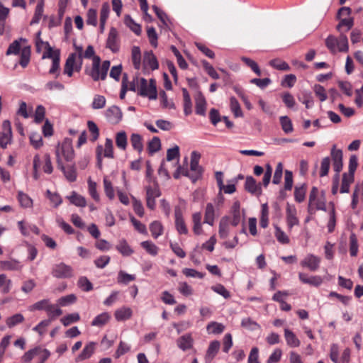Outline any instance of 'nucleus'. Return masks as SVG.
Returning a JSON list of instances; mask_svg holds the SVG:
<instances>
[{
	"label": "nucleus",
	"mask_w": 363,
	"mask_h": 363,
	"mask_svg": "<svg viewBox=\"0 0 363 363\" xmlns=\"http://www.w3.org/2000/svg\"><path fill=\"white\" fill-rule=\"evenodd\" d=\"M110 67V62L105 60L101 65V59L98 56L93 57L92 67L90 69H86V72L93 80H104L106 77L108 70Z\"/></svg>",
	"instance_id": "nucleus-1"
},
{
	"label": "nucleus",
	"mask_w": 363,
	"mask_h": 363,
	"mask_svg": "<svg viewBox=\"0 0 363 363\" xmlns=\"http://www.w3.org/2000/svg\"><path fill=\"white\" fill-rule=\"evenodd\" d=\"M55 156L57 164L60 166L63 159L66 162H71L74 157L72 140L65 138L62 143H59L56 147Z\"/></svg>",
	"instance_id": "nucleus-2"
},
{
	"label": "nucleus",
	"mask_w": 363,
	"mask_h": 363,
	"mask_svg": "<svg viewBox=\"0 0 363 363\" xmlns=\"http://www.w3.org/2000/svg\"><path fill=\"white\" fill-rule=\"evenodd\" d=\"M325 45L330 52L335 54L337 52H347L349 50L348 40L347 36L340 33L338 38L329 35L325 39Z\"/></svg>",
	"instance_id": "nucleus-3"
},
{
	"label": "nucleus",
	"mask_w": 363,
	"mask_h": 363,
	"mask_svg": "<svg viewBox=\"0 0 363 363\" xmlns=\"http://www.w3.org/2000/svg\"><path fill=\"white\" fill-rule=\"evenodd\" d=\"M138 94L150 99H157V89L155 81L150 79V82L144 78L137 79Z\"/></svg>",
	"instance_id": "nucleus-4"
},
{
	"label": "nucleus",
	"mask_w": 363,
	"mask_h": 363,
	"mask_svg": "<svg viewBox=\"0 0 363 363\" xmlns=\"http://www.w3.org/2000/svg\"><path fill=\"white\" fill-rule=\"evenodd\" d=\"M200 158V153L196 151H193L191 154V172L188 169L182 171V175L189 177L193 182L197 181L202 174V169L199 164Z\"/></svg>",
	"instance_id": "nucleus-5"
},
{
	"label": "nucleus",
	"mask_w": 363,
	"mask_h": 363,
	"mask_svg": "<svg viewBox=\"0 0 363 363\" xmlns=\"http://www.w3.org/2000/svg\"><path fill=\"white\" fill-rule=\"evenodd\" d=\"M308 210H325V198L323 192L319 194L317 187L313 186L308 199Z\"/></svg>",
	"instance_id": "nucleus-6"
},
{
	"label": "nucleus",
	"mask_w": 363,
	"mask_h": 363,
	"mask_svg": "<svg viewBox=\"0 0 363 363\" xmlns=\"http://www.w3.org/2000/svg\"><path fill=\"white\" fill-rule=\"evenodd\" d=\"M102 154L105 157L113 158V141L111 139L106 138L104 147L102 145L96 147L97 165L100 169L102 167Z\"/></svg>",
	"instance_id": "nucleus-7"
},
{
	"label": "nucleus",
	"mask_w": 363,
	"mask_h": 363,
	"mask_svg": "<svg viewBox=\"0 0 363 363\" xmlns=\"http://www.w3.org/2000/svg\"><path fill=\"white\" fill-rule=\"evenodd\" d=\"M146 191V205L150 210H154L156 207V199L161 196V191L158 184L156 183L153 186H147Z\"/></svg>",
	"instance_id": "nucleus-8"
},
{
	"label": "nucleus",
	"mask_w": 363,
	"mask_h": 363,
	"mask_svg": "<svg viewBox=\"0 0 363 363\" xmlns=\"http://www.w3.org/2000/svg\"><path fill=\"white\" fill-rule=\"evenodd\" d=\"M82 66V59L77 57V54L72 53L66 60L64 72L69 77H72L74 70L79 72Z\"/></svg>",
	"instance_id": "nucleus-9"
},
{
	"label": "nucleus",
	"mask_w": 363,
	"mask_h": 363,
	"mask_svg": "<svg viewBox=\"0 0 363 363\" xmlns=\"http://www.w3.org/2000/svg\"><path fill=\"white\" fill-rule=\"evenodd\" d=\"M12 140L11 125L9 121H4L2 123V130L0 132V146L6 148Z\"/></svg>",
	"instance_id": "nucleus-10"
},
{
	"label": "nucleus",
	"mask_w": 363,
	"mask_h": 363,
	"mask_svg": "<svg viewBox=\"0 0 363 363\" xmlns=\"http://www.w3.org/2000/svg\"><path fill=\"white\" fill-rule=\"evenodd\" d=\"M286 220L289 230L294 225H299V220L297 217V210L294 205L287 203L286 208Z\"/></svg>",
	"instance_id": "nucleus-11"
},
{
	"label": "nucleus",
	"mask_w": 363,
	"mask_h": 363,
	"mask_svg": "<svg viewBox=\"0 0 363 363\" xmlns=\"http://www.w3.org/2000/svg\"><path fill=\"white\" fill-rule=\"evenodd\" d=\"M52 274L57 278H70L73 276V269L70 266L60 263L53 267Z\"/></svg>",
	"instance_id": "nucleus-12"
},
{
	"label": "nucleus",
	"mask_w": 363,
	"mask_h": 363,
	"mask_svg": "<svg viewBox=\"0 0 363 363\" xmlns=\"http://www.w3.org/2000/svg\"><path fill=\"white\" fill-rule=\"evenodd\" d=\"M320 261V257L313 254H308L301 261L300 264L303 267L308 268L310 271L315 272L319 268Z\"/></svg>",
	"instance_id": "nucleus-13"
},
{
	"label": "nucleus",
	"mask_w": 363,
	"mask_h": 363,
	"mask_svg": "<svg viewBox=\"0 0 363 363\" xmlns=\"http://www.w3.org/2000/svg\"><path fill=\"white\" fill-rule=\"evenodd\" d=\"M331 157L333 162V169L336 172L337 179L339 177V173L342 169V151L336 149V146L333 145L331 150Z\"/></svg>",
	"instance_id": "nucleus-14"
},
{
	"label": "nucleus",
	"mask_w": 363,
	"mask_h": 363,
	"mask_svg": "<svg viewBox=\"0 0 363 363\" xmlns=\"http://www.w3.org/2000/svg\"><path fill=\"white\" fill-rule=\"evenodd\" d=\"M105 116L110 123L117 124L121 121L123 113L118 106H112L106 111Z\"/></svg>",
	"instance_id": "nucleus-15"
},
{
	"label": "nucleus",
	"mask_w": 363,
	"mask_h": 363,
	"mask_svg": "<svg viewBox=\"0 0 363 363\" xmlns=\"http://www.w3.org/2000/svg\"><path fill=\"white\" fill-rule=\"evenodd\" d=\"M23 265L22 263L16 259H10L8 260L0 261V269L4 271H16L20 272L22 270Z\"/></svg>",
	"instance_id": "nucleus-16"
},
{
	"label": "nucleus",
	"mask_w": 363,
	"mask_h": 363,
	"mask_svg": "<svg viewBox=\"0 0 363 363\" xmlns=\"http://www.w3.org/2000/svg\"><path fill=\"white\" fill-rule=\"evenodd\" d=\"M175 227L179 234L186 235L188 229L183 218L182 213L179 207L174 209Z\"/></svg>",
	"instance_id": "nucleus-17"
},
{
	"label": "nucleus",
	"mask_w": 363,
	"mask_h": 363,
	"mask_svg": "<svg viewBox=\"0 0 363 363\" xmlns=\"http://www.w3.org/2000/svg\"><path fill=\"white\" fill-rule=\"evenodd\" d=\"M48 50L43 55V58L48 57L52 60V67L49 71L50 74H55L60 68V56L59 54L53 51L52 48L48 45Z\"/></svg>",
	"instance_id": "nucleus-18"
},
{
	"label": "nucleus",
	"mask_w": 363,
	"mask_h": 363,
	"mask_svg": "<svg viewBox=\"0 0 363 363\" xmlns=\"http://www.w3.org/2000/svg\"><path fill=\"white\" fill-rule=\"evenodd\" d=\"M218 211V209L211 203H208L205 208L204 213V223H206L211 226H213L215 223L216 217V213Z\"/></svg>",
	"instance_id": "nucleus-19"
},
{
	"label": "nucleus",
	"mask_w": 363,
	"mask_h": 363,
	"mask_svg": "<svg viewBox=\"0 0 363 363\" xmlns=\"http://www.w3.org/2000/svg\"><path fill=\"white\" fill-rule=\"evenodd\" d=\"M245 188L246 191L252 194L259 196L262 194L261 184L257 183L255 179L251 176L246 177Z\"/></svg>",
	"instance_id": "nucleus-20"
},
{
	"label": "nucleus",
	"mask_w": 363,
	"mask_h": 363,
	"mask_svg": "<svg viewBox=\"0 0 363 363\" xmlns=\"http://www.w3.org/2000/svg\"><path fill=\"white\" fill-rule=\"evenodd\" d=\"M107 48L113 52H116L119 50V44L118 39V33L116 28H111L106 41Z\"/></svg>",
	"instance_id": "nucleus-21"
},
{
	"label": "nucleus",
	"mask_w": 363,
	"mask_h": 363,
	"mask_svg": "<svg viewBox=\"0 0 363 363\" xmlns=\"http://www.w3.org/2000/svg\"><path fill=\"white\" fill-rule=\"evenodd\" d=\"M57 167L63 172L64 176L69 182H72L77 179V170L74 164L65 166L63 163H61V166L57 164Z\"/></svg>",
	"instance_id": "nucleus-22"
},
{
	"label": "nucleus",
	"mask_w": 363,
	"mask_h": 363,
	"mask_svg": "<svg viewBox=\"0 0 363 363\" xmlns=\"http://www.w3.org/2000/svg\"><path fill=\"white\" fill-rule=\"evenodd\" d=\"M230 220L228 216H223L219 222L218 235L220 238H226L230 233Z\"/></svg>",
	"instance_id": "nucleus-23"
},
{
	"label": "nucleus",
	"mask_w": 363,
	"mask_h": 363,
	"mask_svg": "<svg viewBox=\"0 0 363 363\" xmlns=\"http://www.w3.org/2000/svg\"><path fill=\"white\" fill-rule=\"evenodd\" d=\"M284 338L287 345L290 347H297L301 345V342L295 333L288 328L284 329Z\"/></svg>",
	"instance_id": "nucleus-24"
},
{
	"label": "nucleus",
	"mask_w": 363,
	"mask_h": 363,
	"mask_svg": "<svg viewBox=\"0 0 363 363\" xmlns=\"http://www.w3.org/2000/svg\"><path fill=\"white\" fill-rule=\"evenodd\" d=\"M298 277L301 281L303 283L308 284L314 286H318L323 282L322 278L319 276H312L309 277L307 276V274L302 272L298 274Z\"/></svg>",
	"instance_id": "nucleus-25"
},
{
	"label": "nucleus",
	"mask_w": 363,
	"mask_h": 363,
	"mask_svg": "<svg viewBox=\"0 0 363 363\" xmlns=\"http://www.w3.org/2000/svg\"><path fill=\"white\" fill-rule=\"evenodd\" d=\"M220 342L218 340L212 341L210 343L205 356L206 362L209 363L214 358L220 349Z\"/></svg>",
	"instance_id": "nucleus-26"
},
{
	"label": "nucleus",
	"mask_w": 363,
	"mask_h": 363,
	"mask_svg": "<svg viewBox=\"0 0 363 363\" xmlns=\"http://www.w3.org/2000/svg\"><path fill=\"white\" fill-rule=\"evenodd\" d=\"M132 314L133 311L130 308L123 306L115 311L114 316L118 321H124L130 318Z\"/></svg>",
	"instance_id": "nucleus-27"
},
{
	"label": "nucleus",
	"mask_w": 363,
	"mask_h": 363,
	"mask_svg": "<svg viewBox=\"0 0 363 363\" xmlns=\"http://www.w3.org/2000/svg\"><path fill=\"white\" fill-rule=\"evenodd\" d=\"M143 62L145 66L150 67L151 69H157L159 67L156 57L152 52H146L144 54Z\"/></svg>",
	"instance_id": "nucleus-28"
},
{
	"label": "nucleus",
	"mask_w": 363,
	"mask_h": 363,
	"mask_svg": "<svg viewBox=\"0 0 363 363\" xmlns=\"http://www.w3.org/2000/svg\"><path fill=\"white\" fill-rule=\"evenodd\" d=\"M178 347L183 351L191 349L193 345V339L190 334L182 335L177 340Z\"/></svg>",
	"instance_id": "nucleus-29"
},
{
	"label": "nucleus",
	"mask_w": 363,
	"mask_h": 363,
	"mask_svg": "<svg viewBox=\"0 0 363 363\" xmlns=\"http://www.w3.org/2000/svg\"><path fill=\"white\" fill-rule=\"evenodd\" d=\"M111 319V315L107 312H104L96 315L91 322V325L94 327L101 328L104 326Z\"/></svg>",
	"instance_id": "nucleus-30"
},
{
	"label": "nucleus",
	"mask_w": 363,
	"mask_h": 363,
	"mask_svg": "<svg viewBox=\"0 0 363 363\" xmlns=\"http://www.w3.org/2000/svg\"><path fill=\"white\" fill-rule=\"evenodd\" d=\"M196 113L199 115L204 116L206 108V101L201 93H199L196 96Z\"/></svg>",
	"instance_id": "nucleus-31"
},
{
	"label": "nucleus",
	"mask_w": 363,
	"mask_h": 363,
	"mask_svg": "<svg viewBox=\"0 0 363 363\" xmlns=\"http://www.w3.org/2000/svg\"><path fill=\"white\" fill-rule=\"evenodd\" d=\"M94 350H95V343L92 342H89L84 347L82 352L77 357L76 360L79 362V361H82V360L89 358L91 356V354L94 353Z\"/></svg>",
	"instance_id": "nucleus-32"
},
{
	"label": "nucleus",
	"mask_w": 363,
	"mask_h": 363,
	"mask_svg": "<svg viewBox=\"0 0 363 363\" xmlns=\"http://www.w3.org/2000/svg\"><path fill=\"white\" fill-rule=\"evenodd\" d=\"M240 202L236 201L233 203L231 208V213L233 215V220L231 224L233 226H237L240 221Z\"/></svg>",
	"instance_id": "nucleus-33"
},
{
	"label": "nucleus",
	"mask_w": 363,
	"mask_h": 363,
	"mask_svg": "<svg viewBox=\"0 0 363 363\" xmlns=\"http://www.w3.org/2000/svg\"><path fill=\"white\" fill-rule=\"evenodd\" d=\"M24 316L21 313H16L6 319V324L9 328L22 323L24 321Z\"/></svg>",
	"instance_id": "nucleus-34"
},
{
	"label": "nucleus",
	"mask_w": 363,
	"mask_h": 363,
	"mask_svg": "<svg viewBox=\"0 0 363 363\" xmlns=\"http://www.w3.org/2000/svg\"><path fill=\"white\" fill-rule=\"evenodd\" d=\"M12 286V281L5 274H0V289L4 294H8Z\"/></svg>",
	"instance_id": "nucleus-35"
},
{
	"label": "nucleus",
	"mask_w": 363,
	"mask_h": 363,
	"mask_svg": "<svg viewBox=\"0 0 363 363\" xmlns=\"http://www.w3.org/2000/svg\"><path fill=\"white\" fill-rule=\"evenodd\" d=\"M116 248L123 256L128 257L133 253V250L125 240L119 241Z\"/></svg>",
	"instance_id": "nucleus-36"
},
{
	"label": "nucleus",
	"mask_w": 363,
	"mask_h": 363,
	"mask_svg": "<svg viewBox=\"0 0 363 363\" xmlns=\"http://www.w3.org/2000/svg\"><path fill=\"white\" fill-rule=\"evenodd\" d=\"M182 93L184 97V111L185 115L188 116L192 112V103L191 101L190 95L186 89L183 88Z\"/></svg>",
	"instance_id": "nucleus-37"
},
{
	"label": "nucleus",
	"mask_w": 363,
	"mask_h": 363,
	"mask_svg": "<svg viewBox=\"0 0 363 363\" xmlns=\"http://www.w3.org/2000/svg\"><path fill=\"white\" fill-rule=\"evenodd\" d=\"M131 58L135 69H139L141 62V52L138 46H133L131 52Z\"/></svg>",
	"instance_id": "nucleus-38"
},
{
	"label": "nucleus",
	"mask_w": 363,
	"mask_h": 363,
	"mask_svg": "<svg viewBox=\"0 0 363 363\" xmlns=\"http://www.w3.org/2000/svg\"><path fill=\"white\" fill-rule=\"evenodd\" d=\"M140 245L148 254L152 256H156L158 254L159 248L152 241H143L140 243Z\"/></svg>",
	"instance_id": "nucleus-39"
},
{
	"label": "nucleus",
	"mask_w": 363,
	"mask_h": 363,
	"mask_svg": "<svg viewBox=\"0 0 363 363\" xmlns=\"http://www.w3.org/2000/svg\"><path fill=\"white\" fill-rule=\"evenodd\" d=\"M163 230V225L160 221H153L150 225V230L151 232L152 236L155 239H157L158 237L162 235Z\"/></svg>",
	"instance_id": "nucleus-40"
},
{
	"label": "nucleus",
	"mask_w": 363,
	"mask_h": 363,
	"mask_svg": "<svg viewBox=\"0 0 363 363\" xmlns=\"http://www.w3.org/2000/svg\"><path fill=\"white\" fill-rule=\"evenodd\" d=\"M44 0H40L36 6L34 16L30 21V24L38 23L43 13Z\"/></svg>",
	"instance_id": "nucleus-41"
},
{
	"label": "nucleus",
	"mask_w": 363,
	"mask_h": 363,
	"mask_svg": "<svg viewBox=\"0 0 363 363\" xmlns=\"http://www.w3.org/2000/svg\"><path fill=\"white\" fill-rule=\"evenodd\" d=\"M241 326L248 330L255 331L260 329V325L250 318H245L241 321Z\"/></svg>",
	"instance_id": "nucleus-42"
},
{
	"label": "nucleus",
	"mask_w": 363,
	"mask_h": 363,
	"mask_svg": "<svg viewBox=\"0 0 363 363\" xmlns=\"http://www.w3.org/2000/svg\"><path fill=\"white\" fill-rule=\"evenodd\" d=\"M269 65L278 70L288 71L290 69L289 65L281 59H273L269 61Z\"/></svg>",
	"instance_id": "nucleus-43"
},
{
	"label": "nucleus",
	"mask_w": 363,
	"mask_h": 363,
	"mask_svg": "<svg viewBox=\"0 0 363 363\" xmlns=\"http://www.w3.org/2000/svg\"><path fill=\"white\" fill-rule=\"evenodd\" d=\"M274 235L278 242L284 245L289 244L290 240L288 235L277 225H274Z\"/></svg>",
	"instance_id": "nucleus-44"
},
{
	"label": "nucleus",
	"mask_w": 363,
	"mask_h": 363,
	"mask_svg": "<svg viewBox=\"0 0 363 363\" xmlns=\"http://www.w3.org/2000/svg\"><path fill=\"white\" fill-rule=\"evenodd\" d=\"M225 326L220 323L211 322L207 325L206 330L208 333L220 334L223 332Z\"/></svg>",
	"instance_id": "nucleus-45"
},
{
	"label": "nucleus",
	"mask_w": 363,
	"mask_h": 363,
	"mask_svg": "<svg viewBox=\"0 0 363 363\" xmlns=\"http://www.w3.org/2000/svg\"><path fill=\"white\" fill-rule=\"evenodd\" d=\"M110 6L108 3L103 4L100 13V27L104 30L106 21L108 17Z\"/></svg>",
	"instance_id": "nucleus-46"
},
{
	"label": "nucleus",
	"mask_w": 363,
	"mask_h": 363,
	"mask_svg": "<svg viewBox=\"0 0 363 363\" xmlns=\"http://www.w3.org/2000/svg\"><path fill=\"white\" fill-rule=\"evenodd\" d=\"M51 303L49 301V299H43L41 301H39L32 306L29 307V310L30 311H35V310H45L46 312L48 311V309L50 306Z\"/></svg>",
	"instance_id": "nucleus-47"
},
{
	"label": "nucleus",
	"mask_w": 363,
	"mask_h": 363,
	"mask_svg": "<svg viewBox=\"0 0 363 363\" xmlns=\"http://www.w3.org/2000/svg\"><path fill=\"white\" fill-rule=\"evenodd\" d=\"M130 143L133 147L140 152L143 149L142 137L138 133H133L130 137Z\"/></svg>",
	"instance_id": "nucleus-48"
},
{
	"label": "nucleus",
	"mask_w": 363,
	"mask_h": 363,
	"mask_svg": "<svg viewBox=\"0 0 363 363\" xmlns=\"http://www.w3.org/2000/svg\"><path fill=\"white\" fill-rule=\"evenodd\" d=\"M116 143L118 148L124 150L127 147V135L124 131L118 132L116 135Z\"/></svg>",
	"instance_id": "nucleus-49"
},
{
	"label": "nucleus",
	"mask_w": 363,
	"mask_h": 363,
	"mask_svg": "<svg viewBox=\"0 0 363 363\" xmlns=\"http://www.w3.org/2000/svg\"><path fill=\"white\" fill-rule=\"evenodd\" d=\"M103 182L106 195L109 199H113L115 197V193L111 182L107 177H104Z\"/></svg>",
	"instance_id": "nucleus-50"
},
{
	"label": "nucleus",
	"mask_w": 363,
	"mask_h": 363,
	"mask_svg": "<svg viewBox=\"0 0 363 363\" xmlns=\"http://www.w3.org/2000/svg\"><path fill=\"white\" fill-rule=\"evenodd\" d=\"M306 192V184L296 186L294 190V198L296 201L301 203L304 201Z\"/></svg>",
	"instance_id": "nucleus-51"
},
{
	"label": "nucleus",
	"mask_w": 363,
	"mask_h": 363,
	"mask_svg": "<svg viewBox=\"0 0 363 363\" xmlns=\"http://www.w3.org/2000/svg\"><path fill=\"white\" fill-rule=\"evenodd\" d=\"M40 347H35L26 352L21 357L23 363H30V361L39 354Z\"/></svg>",
	"instance_id": "nucleus-52"
},
{
	"label": "nucleus",
	"mask_w": 363,
	"mask_h": 363,
	"mask_svg": "<svg viewBox=\"0 0 363 363\" xmlns=\"http://www.w3.org/2000/svg\"><path fill=\"white\" fill-rule=\"evenodd\" d=\"M76 301H77V297L74 294H69V295H67V296L60 298L57 300V304L60 306L63 307V306H67L70 304H72V303H75Z\"/></svg>",
	"instance_id": "nucleus-53"
},
{
	"label": "nucleus",
	"mask_w": 363,
	"mask_h": 363,
	"mask_svg": "<svg viewBox=\"0 0 363 363\" xmlns=\"http://www.w3.org/2000/svg\"><path fill=\"white\" fill-rule=\"evenodd\" d=\"M69 199L72 203L77 206L84 207L86 204L85 199L75 192H72V195L69 197Z\"/></svg>",
	"instance_id": "nucleus-54"
},
{
	"label": "nucleus",
	"mask_w": 363,
	"mask_h": 363,
	"mask_svg": "<svg viewBox=\"0 0 363 363\" xmlns=\"http://www.w3.org/2000/svg\"><path fill=\"white\" fill-rule=\"evenodd\" d=\"M280 123L282 130L286 133H289L293 131V125L291 119L288 116H281Z\"/></svg>",
	"instance_id": "nucleus-55"
},
{
	"label": "nucleus",
	"mask_w": 363,
	"mask_h": 363,
	"mask_svg": "<svg viewBox=\"0 0 363 363\" xmlns=\"http://www.w3.org/2000/svg\"><path fill=\"white\" fill-rule=\"evenodd\" d=\"M44 164L43 165V170L45 174H50L53 172V166L51 161L50 155L48 153L43 156Z\"/></svg>",
	"instance_id": "nucleus-56"
},
{
	"label": "nucleus",
	"mask_w": 363,
	"mask_h": 363,
	"mask_svg": "<svg viewBox=\"0 0 363 363\" xmlns=\"http://www.w3.org/2000/svg\"><path fill=\"white\" fill-rule=\"evenodd\" d=\"M230 109L235 117H242V111L238 100L235 97L230 98Z\"/></svg>",
	"instance_id": "nucleus-57"
},
{
	"label": "nucleus",
	"mask_w": 363,
	"mask_h": 363,
	"mask_svg": "<svg viewBox=\"0 0 363 363\" xmlns=\"http://www.w3.org/2000/svg\"><path fill=\"white\" fill-rule=\"evenodd\" d=\"M18 201L23 208H30L33 205L32 199L26 194L20 191L18 193Z\"/></svg>",
	"instance_id": "nucleus-58"
},
{
	"label": "nucleus",
	"mask_w": 363,
	"mask_h": 363,
	"mask_svg": "<svg viewBox=\"0 0 363 363\" xmlns=\"http://www.w3.org/2000/svg\"><path fill=\"white\" fill-rule=\"evenodd\" d=\"M211 290L226 299L230 297V293L220 284L212 286Z\"/></svg>",
	"instance_id": "nucleus-59"
},
{
	"label": "nucleus",
	"mask_w": 363,
	"mask_h": 363,
	"mask_svg": "<svg viewBox=\"0 0 363 363\" xmlns=\"http://www.w3.org/2000/svg\"><path fill=\"white\" fill-rule=\"evenodd\" d=\"M241 60L245 62L247 66L250 67L252 70L258 76L261 75V70L257 64L254 60L246 57H242Z\"/></svg>",
	"instance_id": "nucleus-60"
},
{
	"label": "nucleus",
	"mask_w": 363,
	"mask_h": 363,
	"mask_svg": "<svg viewBox=\"0 0 363 363\" xmlns=\"http://www.w3.org/2000/svg\"><path fill=\"white\" fill-rule=\"evenodd\" d=\"M79 319H80V317H79V313H74L69 314V315L65 316L64 318H62L61 319V322L65 326H68L69 325H70L72 323L77 322L78 320H79Z\"/></svg>",
	"instance_id": "nucleus-61"
},
{
	"label": "nucleus",
	"mask_w": 363,
	"mask_h": 363,
	"mask_svg": "<svg viewBox=\"0 0 363 363\" xmlns=\"http://www.w3.org/2000/svg\"><path fill=\"white\" fill-rule=\"evenodd\" d=\"M202 65L205 71L211 77H212L214 79H219V74L215 70L213 67L211 65H210V63H208L206 60H203Z\"/></svg>",
	"instance_id": "nucleus-62"
},
{
	"label": "nucleus",
	"mask_w": 363,
	"mask_h": 363,
	"mask_svg": "<svg viewBox=\"0 0 363 363\" xmlns=\"http://www.w3.org/2000/svg\"><path fill=\"white\" fill-rule=\"evenodd\" d=\"M30 142L35 149H38L43 145L42 137L38 133H31L30 135Z\"/></svg>",
	"instance_id": "nucleus-63"
},
{
	"label": "nucleus",
	"mask_w": 363,
	"mask_h": 363,
	"mask_svg": "<svg viewBox=\"0 0 363 363\" xmlns=\"http://www.w3.org/2000/svg\"><path fill=\"white\" fill-rule=\"evenodd\" d=\"M78 286L84 291H89L93 289L92 284L86 277H82L79 279Z\"/></svg>",
	"instance_id": "nucleus-64"
}]
</instances>
